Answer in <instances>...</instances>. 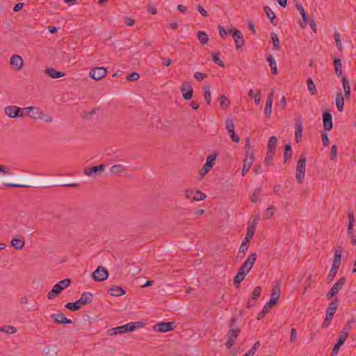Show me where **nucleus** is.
Here are the masks:
<instances>
[{"label": "nucleus", "mask_w": 356, "mask_h": 356, "mask_svg": "<svg viewBox=\"0 0 356 356\" xmlns=\"http://www.w3.org/2000/svg\"><path fill=\"white\" fill-rule=\"evenodd\" d=\"M108 277V270L102 266H99L92 273V277L96 282L104 281L107 279Z\"/></svg>", "instance_id": "5"}, {"label": "nucleus", "mask_w": 356, "mask_h": 356, "mask_svg": "<svg viewBox=\"0 0 356 356\" xmlns=\"http://www.w3.org/2000/svg\"><path fill=\"white\" fill-rule=\"evenodd\" d=\"M109 291L110 294L113 296H120L125 294L126 293V291L124 290L120 286H114L113 288H111L109 289Z\"/></svg>", "instance_id": "31"}, {"label": "nucleus", "mask_w": 356, "mask_h": 356, "mask_svg": "<svg viewBox=\"0 0 356 356\" xmlns=\"http://www.w3.org/2000/svg\"><path fill=\"white\" fill-rule=\"evenodd\" d=\"M342 85L344 90V95L346 99H349L350 95V86L349 81L346 77H341Z\"/></svg>", "instance_id": "27"}, {"label": "nucleus", "mask_w": 356, "mask_h": 356, "mask_svg": "<svg viewBox=\"0 0 356 356\" xmlns=\"http://www.w3.org/2000/svg\"><path fill=\"white\" fill-rule=\"evenodd\" d=\"M0 332L8 334H15L17 332V329L11 325H4L0 327Z\"/></svg>", "instance_id": "40"}, {"label": "nucleus", "mask_w": 356, "mask_h": 356, "mask_svg": "<svg viewBox=\"0 0 356 356\" xmlns=\"http://www.w3.org/2000/svg\"><path fill=\"white\" fill-rule=\"evenodd\" d=\"M257 256L256 253L254 252L250 254L248 256V259L245 260V261L239 268V270H241L243 272L247 273L248 274L253 267V265L257 259Z\"/></svg>", "instance_id": "3"}, {"label": "nucleus", "mask_w": 356, "mask_h": 356, "mask_svg": "<svg viewBox=\"0 0 356 356\" xmlns=\"http://www.w3.org/2000/svg\"><path fill=\"white\" fill-rule=\"evenodd\" d=\"M31 106L24 107V108H20L19 107V118H24L26 116H28L31 113Z\"/></svg>", "instance_id": "41"}, {"label": "nucleus", "mask_w": 356, "mask_h": 356, "mask_svg": "<svg viewBox=\"0 0 356 356\" xmlns=\"http://www.w3.org/2000/svg\"><path fill=\"white\" fill-rule=\"evenodd\" d=\"M229 33H232V37L234 39L236 48L240 49L241 48L245 43L243 36L241 31L237 29H230Z\"/></svg>", "instance_id": "8"}, {"label": "nucleus", "mask_w": 356, "mask_h": 356, "mask_svg": "<svg viewBox=\"0 0 356 356\" xmlns=\"http://www.w3.org/2000/svg\"><path fill=\"white\" fill-rule=\"evenodd\" d=\"M275 152L273 151H268L266 154V156L265 158L264 163L266 165H270L271 161L273 160V157L274 156Z\"/></svg>", "instance_id": "56"}, {"label": "nucleus", "mask_w": 356, "mask_h": 356, "mask_svg": "<svg viewBox=\"0 0 356 356\" xmlns=\"http://www.w3.org/2000/svg\"><path fill=\"white\" fill-rule=\"evenodd\" d=\"M255 229H253L252 227H248L245 236L247 239H251L254 235Z\"/></svg>", "instance_id": "63"}, {"label": "nucleus", "mask_w": 356, "mask_h": 356, "mask_svg": "<svg viewBox=\"0 0 356 356\" xmlns=\"http://www.w3.org/2000/svg\"><path fill=\"white\" fill-rule=\"evenodd\" d=\"M10 63L11 67L16 71L22 70L24 65L23 59L20 56L17 54H14L11 56Z\"/></svg>", "instance_id": "9"}, {"label": "nucleus", "mask_w": 356, "mask_h": 356, "mask_svg": "<svg viewBox=\"0 0 356 356\" xmlns=\"http://www.w3.org/2000/svg\"><path fill=\"white\" fill-rule=\"evenodd\" d=\"M303 126L301 118H296L295 119V138L298 143L302 138Z\"/></svg>", "instance_id": "13"}, {"label": "nucleus", "mask_w": 356, "mask_h": 356, "mask_svg": "<svg viewBox=\"0 0 356 356\" xmlns=\"http://www.w3.org/2000/svg\"><path fill=\"white\" fill-rule=\"evenodd\" d=\"M264 11L267 15V17L269 18L270 22L275 26L276 23L274 22L275 19L276 18V16L275 13L272 11V10L268 6L264 7Z\"/></svg>", "instance_id": "35"}, {"label": "nucleus", "mask_w": 356, "mask_h": 356, "mask_svg": "<svg viewBox=\"0 0 356 356\" xmlns=\"http://www.w3.org/2000/svg\"><path fill=\"white\" fill-rule=\"evenodd\" d=\"M65 307L72 311H77L80 308V305L77 302H69L65 305Z\"/></svg>", "instance_id": "53"}, {"label": "nucleus", "mask_w": 356, "mask_h": 356, "mask_svg": "<svg viewBox=\"0 0 356 356\" xmlns=\"http://www.w3.org/2000/svg\"><path fill=\"white\" fill-rule=\"evenodd\" d=\"M197 38L200 43L206 44L209 41V37L207 34L204 31H199L197 33Z\"/></svg>", "instance_id": "42"}, {"label": "nucleus", "mask_w": 356, "mask_h": 356, "mask_svg": "<svg viewBox=\"0 0 356 356\" xmlns=\"http://www.w3.org/2000/svg\"><path fill=\"white\" fill-rule=\"evenodd\" d=\"M350 327L348 325H346L343 330L340 332L339 338L337 341L338 343L343 345L346 340L348 333H349Z\"/></svg>", "instance_id": "29"}, {"label": "nucleus", "mask_w": 356, "mask_h": 356, "mask_svg": "<svg viewBox=\"0 0 356 356\" xmlns=\"http://www.w3.org/2000/svg\"><path fill=\"white\" fill-rule=\"evenodd\" d=\"M185 196L186 198L193 200H203L206 198V195L200 191H194L191 189L185 191Z\"/></svg>", "instance_id": "4"}, {"label": "nucleus", "mask_w": 356, "mask_h": 356, "mask_svg": "<svg viewBox=\"0 0 356 356\" xmlns=\"http://www.w3.org/2000/svg\"><path fill=\"white\" fill-rule=\"evenodd\" d=\"M334 40L336 42V45L339 50H341L343 48V45L341 44V40H340V34L339 33H334Z\"/></svg>", "instance_id": "55"}, {"label": "nucleus", "mask_w": 356, "mask_h": 356, "mask_svg": "<svg viewBox=\"0 0 356 356\" xmlns=\"http://www.w3.org/2000/svg\"><path fill=\"white\" fill-rule=\"evenodd\" d=\"M11 245L17 250H21L25 245V241L23 238H13L11 240Z\"/></svg>", "instance_id": "30"}, {"label": "nucleus", "mask_w": 356, "mask_h": 356, "mask_svg": "<svg viewBox=\"0 0 356 356\" xmlns=\"http://www.w3.org/2000/svg\"><path fill=\"white\" fill-rule=\"evenodd\" d=\"M275 210V208L273 206H270L269 207H268L264 214V218L266 219H269L270 218H271L274 214Z\"/></svg>", "instance_id": "45"}, {"label": "nucleus", "mask_w": 356, "mask_h": 356, "mask_svg": "<svg viewBox=\"0 0 356 356\" xmlns=\"http://www.w3.org/2000/svg\"><path fill=\"white\" fill-rule=\"evenodd\" d=\"M240 333L239 329H231L229 331L228 333V341L226 343V347L227 349L231 348L233 345L234 344V342L236 339H237L238 334Z\"/></svg>", "instance_id": "12"}, {"label": "nucleus", "mask_w": 356, "mask_h": 356, "mask_svg": "<svg viewBox=\"0 0 356 356\" xmlns=\"http://www.w3.org/2000/svg\"><path fill=\"white\" fill-rule=\"evenodd\" d=\"M247 275V273L243 272L238 269L237 274L234 278V284L237 289L240 287L241 282L244 280Z\"/></svg>", "instance_id": "26"}, {"label": "nucleus", "mask_w": 356, "mask_h": 356, "mask_svg": "<svg viewBox=\"0 0 356 356\" xmlns=\"http://www.w3.org/2000/svg\"><path fill=\"white\" fill-rule=\"evenodd\" d=\"M173 330V323H160L154 326V330L158 332H166Z\"/></svg>", "instance_id": "14"}, {"label": "nucleus", "mask_w": 356, "mask_h": 356, "mask_svg": "<svg viewBox=\"0 0 356 356\" xmlns=\"http://www.w3.org/2000/svg\"><path fill=\"white\" fill-rule=\"evenodd\" d=\"M254 161V154L251 152V153L246 155V157L243 161V166L241 173L242 176H245V175L250 170Z\"/></svg>", "instance_id": "11"}, {"label": "nucleus", "mask_w": 356, "mask_h": 356, "mask_svg": "<svg viewBox=\"0 0 356 356\" xmlns=\"http://www.w3.org/2000/svg\"><path fill=\"white\" fill-rule=\"evenodd\" d=\"M213 60L216 65L225 67V64L223 61H222L219 58V53H216L213 54Z\"/></svg>", "instance_id": "54"}, {"label": "nucleus", "mask_w": 356, "mask_h": 356, "mask_svg": "<svg viewBox=\"0 0 356 356\" xmlns=\"http://www.w3.org/2000/svg\"><path fill=\"white\" fill-rule=\"evenodd\" d=\"M106 72L107 70L106 68L103 67H97L91 70L89 75L92 79L99 81L106 76Z\"/></svg>", "instance_id": "6"}, {"label": "nucleus", "mask_w": 356, "mask_h": 356, "mask_svg": "<svg viewBox=\"0 0 356 356\" xmlns=\"http://www.w3.org/2000/svg\"><path fill=\"white\" fill-rule=\"evenodd\" d=\"M44 73L46 75L49 76L52 79H58L65 76V73L62 72H58L53 67L46 68V70H44Z\"/></svg>", "instance_id": "23"}, {"label": "nucleus", "mask_w": 356, "mask_h": 356, "mask_svg": "<svg viewBox=\"0 0 356 356\" xmlns=\"http://www.w3.org/2000/svg\"><path fill=\"white\" fill-rule=\"evenodd\" d=\"M261 288L259 286H257L254 289V290L252 293V300H257V299L261 294Z\"/></svg>", "instance_id": "51"}, {"label": "nucleus", "mask_w": 356, "mask_h": 356, "mask_svg": "<svg viewBox=\"0 0 356 356\" xmlns=\"http://www.w3.org/2000/svg\"><path fill=\"white\" fill-rule=\"evenodd\" d=\"M143 326V323L140 321L138 322H130L125 325L118 326L114 328H111L108 330V333L110 334H119L126 333L127 332H132L136 330L137 328L141 327Z\"/></svg>", "instance_id": "1"}, {"label": "nucleus", "mask_w": 356, "mask_h": 356, "mask_svg": "<svg viewBox=\"0 0 356 356\" xmlns=\"http://www.w3.org/2000/svg\"><path fill=\"white\" fill-rule=\"evenodd\" d=\"M260 346V342L257 341L253 346L245 353L247 356H253Z\"/></svg>", "instance_id": "47"}, {"label": "nucleus", "mask_w": 356, "mask_h": 356, "mask_svg": "<svg viewBox=\"0 0 356 356\" xmlns=\"http://www.w3.org/2000/svg\"><path fill=\"white\" fill-rule=\"evenodd\" d=\"M305 166L306 158L305 156H302L298 161L296 170V178L299 184H301L304 180L305 174Z\"/></svg>", "instance_id": "2"}, {"label": "nucleus", "mask_w": 356, "mask_h": 356, "mask_svg": "<svg viewBox=\"0 0 356 356\" xmlns=\"http://www.w3.org/2000/svg\"><path fill=\"white\" fill-rule=\"evenodd\" d=\"M346 283V278L341 277L337 282L333 285L327 293V298L331 299L343 287Z\"/></svg>", "instance_id": "7"}, {"label": "nucleus", "mask_w": 356, "mask_h": 356, "mask_svg": "<svg viewBox=\"0 0 356 356\" xmlns=\"http://www.w3.org/2000/svg\"><path fill=\"white\" fill-rule=\"evenodd\" d=\"M140 77L138 72H133L127 76V81H137Z\"/></svg>", "instance_id": "61"}, {"label": "nucleus", "mask_w": 356, "mask_h": 356, "mask_svg": "<svg viewBox=\"0 0 356 356\" xmlns=\"http://www.w3.org/2000/svg\"><path fill=\"white\" fill-rule=\"evenodd\" d=\"M307 88H308V90L309 91V92L311 93L312 95H316V86L312 81V79L311 78H309L307 79Z\"/></svg>", "instance_id": "38"}, {"label": "nucleus", "mask_w": 356, "mask_h": 356, "mask_svg": "<svg viewBox=\"0 0 356 356\" xmlns=\"http://www.w3.org/2000/svg\"><path fill=\"white\" fill-rule=\"evenodd\" d=\"M80 299L81 300V302L85 305L90 303L92 301V295L91 293H89V292H84L81 295Z\"/></svg>", "instance_id": "36"}, {"label": "nucleus", "mask_w": 356, "mask_h": 356, "mask_svg": "<svg viewBox=\"0 0 356 356\" xmlns=\"http://www.w3.org/2000/svg\"><path fill=\"white\" fill-rule=\"evenodd\" d=\"M260 346V342L257 341L253 346L245 353L247 356H253Z\"/></svg>", "instance_id": "46"}, {"label": "nucleus", "mask_w": 356, "mask_h": 356, "mask_svg": "<svg viewBox=\"0 0 356 356\" xmlns=\"http://www.w3.org/2000/svg\"><path fill=\"white\" fill-rule=\"evenodd\" d=\"M29 115H31L34 120H36L42 118L43 113L38 107L31 106Z\"/></svg>", "instance_id": "28"}, {"label": "nucleus", "mask_w": 356, "mask_h": 356, "mask_svg": "<svg viewBox=\"0 0 356 356\" xmlns=\"http://www.w3.org/2000/svg\"><path fill=\"white\" fill-rule=\"evenodd\" d=\"M216 157H217V155L216 154H212L209 155L207 158V161H206L205 163L207 164L208 165H211L213 167L215 164Z\"/></svg>", "instance_id": "50"}, {"label": "nucleus", "mask_w": 356, "mask_h": 356, "mask_svg": "<svg viewBox=\"0 0 356 356\" xmlns=\"http://www.w3.org/2000/svg\"><path fill=\"white\" fill-rule=\"evenodd\" d=\"M341 346V344L337 343L331 352L330 356H336L338 354Z\"/></svg>", "instance_id": "64"}, {"label": "nucleus", "mask_w": 356, "mask_h": 356, "mask_svg": "<svg viewBox=\"0 0 356 356\" xmlns=\"http://www.w3.org/2000/svg\"><path fill=\"white\" fill-rule=\"evenodd\" d=\"M106 165L104 163L98 166H92L91 168H87L83 170L84 175L87 176H92L94 174L104 170Z\"/></svg>", "instance_id": "21"}, {"label": "nucleus", "mask_w": 356, "mask_h": 356, "mask_svg": "<svg viewBox=\"0 0 356 356\" xmlns=\"http://www.w3.org/2000/svg\"><path fill=\"white\" fill-rule=\"evenodd\" d=\"M111 173L116 176H126L127 169L122 164L114 165L111 168Z\"/></svg>", "instance_id": "16"}, {"label": "nucleus", "mask_w": 356, "mask_h": 356, "mask_svg": "<svg viewBox=\"0 0 356 356\" xmlns=\"http://www.w3.org/2000/svg\"><path fill=\"white\" fill-rule=\"evenodd\" d=\"M267 60L269 62L270 67L271 69L272 74H276L277 73V68L276 62L272 55H269L267 57Z\"/></svg>", "instance_id": "34"}, {"label": "nucleus", "mask_w": 356, "mask_h": 356, "mask_svg": "<svg viewBox=\"0 0 356 356\" xmlns=\"http://www.w3.org/2000/svg\"><path fill=\"white\" fill-rule=\"evenodd\" d=\"M272 105L273 103H271L270 101L266 102L265 105V116L268 118L270 116V114L272 113Z\"/></svg>", "instance_id": "49"}, {"label": "nucleus", "mask_w": 356, "mask_h": 356, "mask_svg": "<svg viewBox=\"0 0 356 356\" xmlns=\"http://www.w3.org/2000/svg\"><path fill=\"white\" fill-rule=\"evenodd\" d=\"M219 99H220V106L222 108L225 109L229 106L230 102H229V99L224 95H221L220 96Z\"/></svg>", "instance_id": "44"}, {"label": "nucleus", "mask_w": 356, "mask_h": 356, "mask_svg": "<svg viewBox=\"0 0 356 356\" xmlns=\"http://www.w3.org/2000/svg\"><path fill=\"white\" fill-rule=\"evenodd\" d=\"M206 77H207V74L204 73L197 72L194 74V78L198 81H202Z\"/></svg>", "instance_id": "58"}, {"label": "nucleus", "mask_w": 356, "mask_h": 356, "mask_svg": "<svg viewBox=\"0 0 356 356\" xmlns=\"http://www.w3.org/2000/svg\"><path fill=\"white\" fill-rule=\"evenodd\" d=\"M338 299L336 298L333 301H332L330 303L329 307L326 311L325 318L332 320L338 308Z\"/></svg>", "instance_id": "15"}, {"label": "nucleus", "mask_w": 356, "mask_h": 356, "mask_svg": "<svg viewBox=\"0 0 356 356\" xmlns=\"http://www.w3.org/2000/svg\"><path fill=\"white\" fill-rule=\"evenodd\" d=\"M335 104L339 112H342L344 106V97L341 92H338L335 98Z\"/></svg>", "instance_id": "25"}, {"label": "nucleus", "mask_w": 356, "mask_h": 356, "mask_svg": "<svg viewBox=\"0 0 356 356\" xmlns=\"http://www.w3.org/2000/svg\"><path fill=\"white\" fill-rule=\"evenodd\" d=\"M181 92L184 99H191L193 94V89L191 84L189 82L184 83L181 88Z\"/></svg>", "instance_id": "10"}, {"label": "nucleus", "mask_w": 356, "mask_h": 356, "mask_svg": "<svg viewBox=\"0 0 356 356\" xmlns=\"http://www.w3.org/2000/svg\"><path fill=\"white\" fill-rule=\"evenodd\" d=\"M3 111L5 115H7L8 118H19V106H7L4 108Z\"/></svg>", "instance_id": "17"}, {"label": "nucleus", "mask_w": 356, "mask_h": 356, "mask_svg": "<svg viewBox=\"0 0 356 356\" xmlns=\"http://www.w3.org/2000/svg\"><path fill=\"white\" fill-rule=\"evenodd\" d=\"M260 195V190H255L253 194L250 197V200L252 202H257L259 200V197Z\"/></svg>", "instance_id": "59"}, {"label": "nucleus", "mask_w": 356, "mask_h": 356, "mask_svg": "<svg viewBox=\"0 0 356 356\" xmlns=\"http://www.w3.org/2000/svg\"><path fill=\"white\" fill-rule=\"evenodd\" d=\"M204 97L207 104H210L211 101V91L209 86L204 87Z\"/></svg>", "instance_id": "43"}, {"label": "nucleus", "mask_w": 356, "mask_h": 356, "mask_svg": "<svg viewBox=\"0 0 356 356\" xmlns=\"http://www.w3.org/2000/svg\"><path fill=\"white\" fill-rule=\"evenodd\" d=\"M292 151L291 145L288 144L285 146L284 153V163H286L289 159L291 158Z\"/></svg>", "instance_id": "39"}, {"label": "nucleus", "mask_w": 356, "mask_h": 356, "mask_svg": "<svg viewBox=\"0 0 356 356\" xmlns=\"http://www.w3.org/2000/svg\"><path fill=\"white\" fill-rule=\"evenodd\" d=\"M334 68L336 74L338 76H341L342 75V65L340 58H335L334 60Z\"/></svg>", "instance_id": "32"}, {"label": "nucleus", "mask_w": 356, "mask_h": 356, "mask_svg": "<svg viewBox=\"0 0 356 356\" xmlns=\"http://www.w3.org/2000/svg\"><path fill=\"white\" fill-rule=\"evenodd\" d=\"M277 145V138L274 136H271L268 143V151H273L275 152Z\"/></svg>", "instance_id": "33"}, {"label": "nucleus", "mask_w": 356, "mask_h": 356, "mask_svg": "<svg viewBox=\"0 0 356 356\" xmlns=\"http://www.w3.org/2000/svg\"><path fill=\"white\" fill-rule=\"evenodd\" d=\"M341 259L334 257V259L332 261V265L331 268H333L334 269H339L340 263H341Z\"/></svg>", "instance_id": "62"}, {"label": "nucleus", "mask_w": 356, "mask_h": 356, "mask_svg": "<svg viewBox=\"0 0 356 356\" xmlns=\"http://www.w3.org/2000/svg\"><path fill=\"white\" fill-rule=\"evenodd\" d=\"M276 303H275V302H273V300H270L268 301L266 305L264 306L263 307V310L264 311V312L267 313L268 312L269 309L273 307Z\"/></svg>", "instance_id": "60"}, {"label": "nucleus", "mask_w": 356, "mask_h": 356, "mask_svg": "<svg viewBox=\"0 0 356 356\" xmlns=\"http://www.w3.org/2000/svg\"><path fill=\"white\" fill-rule=\"evenodd\" d=\"M323 126L326 131H330L332 128V117L329 112L323 114Z\"/></svg>", "instance_id": "22"}, {"label": "nucleus", "mask_w": 356, "mask_h": 356, "mask_svg": "<svg viewBox=\"0 0 356 356\" xmlns=\"http://www.w3.org/2000/svg\"><path fill=\"white\" fill-rule=\"evenodd\" d=\"M51 318H53L56 323L60 324H70L72 323L71 319L66 318L62 313L53 314L51 315Z\"/></svg>", "instance_id": "20"}, {"label": "nucleus", "mask_w": 356, "mask_h": 356, "mask_svg": "<svg viewBox=\"0 0 356 356\" xmlns=\"http://www.w3.org/2000/svg\"><path fill=\"white\" fill-rule=\"evenodd\" d=\"M280 293H281L280 283L277 282L272 289L271 298H270V300H273V302H275V303H277V300L280 298Z\"/></svg>", "instance_id": "24"}, {"label": "nucleus", "mask_w": 356, "mask_h": 356, "mask_svg": "<svg viewBox=\"0 0 356 356\" xmlns=\"http://www.w3.org/2000/svg\"><path fill=\"white\" fill-rule=\"evenodd\" d=\"M226 125H227V131H228L230 137L232 138V140L234 142L238 143L240 140V138L234 132V124L233 123L232 120H231V119L227 120Z\"/></svg>", "instance_id": "18"}, {"label": "nucleus", "mask_w": 356, "mask_h": 356, "mask_svg": "<svg viewBox=\"0 0 356 356\" xmlns=\"http://www.w3.org/2000/svg\"><path fill=\"white\" fill-rule=\"evenodd\" d=\"M260 346V342L257 341L253 346L245 353L247 356H253Z\"/></svg>", "instance_id": "48"}, {"label": "nucleus", "mask_w": 356, "mask_h": 356, "mask_svg": "<svg viewBox=\"0 0 356 356\" xmlns=\"http://www.w3.org/2000/svg\"><path fill=\"white\" fill-rule=\"evenodd\" d=\"M270 36H271V39L273 41V49L277 51L280 50V40H279L277 35L275 34V33H272Z\"/></svg>", "instance_id": "37"}, {"label": "nucleus", "mask_w": 356, "mask_h": 356, "mask_svg": "<svg viewBox=\"0 0 356 356\" xmlns=\"http://www.w3.org/2000/svg\"><path fill=\"white\" fill-rule=\"evenodd\" d=\"M211 168V165H208L207 164L205 163L200 172L201 177H203L206 174H207Z\"/></svg>", "instance_id": "57"}, {"label": "nucleus", "mask_w": 356, "mask_h": 356, "mask_svg": "<svg viewBox=\"0 0 356 356\" xmlns=\"http://www.w3.org/2000/svg\"><path fill=\"white\" fill-rule=\"evenodd\" d=\"M297 8L300 11V15H301L302 18V20L304 21V25L302 24H301V26L302 27H304L305 24H306V21H307V15H306L305 11V10H304V8H303L302 5H298L297 6Z\"/></svg>", "instance_id": "52"}, {"label": "nucleus", "mask_w": 356, "mask_h": 356, "mask_svg": "<svg viewBox=\"0 0 356 356\" xmlns=\"http://www.w3.org/2000/svg\"><path fill=\"white\" fill-rule=\"evenodd\" d=\"M71 282L72 281L70 279H64L56 283L53 286V289L57 292V293L60 294L63 290L65 289L70 285Z\"/></svg>", "instance_id": "19"}]
</instances>
